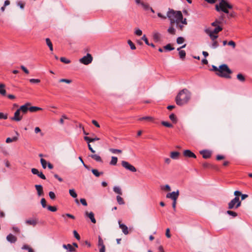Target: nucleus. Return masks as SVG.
I'll return each mask as SVG.
<instances>
[{"label": "nucleus", "instance_id": "obj_18", "mask_svg": "<svg viewBox=\"0 0 252 252\" xmlns=\"http://www.w3.org/2000/svg\"><path fill=\"white\" fill-rule=\"evenodd\" d=\"M85 215L91 220V221L93 223H96V220L94 217V214L92 212H91L90 213H88V212H86Z\"/></svg>", "mask_w": 252, "mask_h": 252}, {"label": "nucleus", "instance_id": "obj_33", "mask_svg": "<svg viewBox=\"0 0 252 252\" xmlns=\"http://www.w3.org/2000/svg\"><path fill=\"white\" fill-rule=\"evenodd\" d=\"M169 119L171 121H172L174 123H176L177 120L176 115L174 114H171L169 115Z\"/></svg>", "mask_w": 252, "mask_h": 252}, {"label": "nucleus", "instance_id": "obj_7", "mask_svg": "<svg viewBox=\"0 0 252 252\" xmlns=\"http://www.w3.org/2000/svg\"><path fill=\"white\" fill-rule=\"evenodd\" d=\"M122 165L126 169L132 172H135L136 171V168L127 161L124 160L122 161Z\"/></svg>", "mask_w": 252, "mask_h": 252}, {"label": "nucleus", "instance_id": "obj_53", "mask_svg": "<svg viewBox=\"0 0 252 252\" xmlns=\"http://www.w3.org/2000/svg\"><path fill=\"white\" fill-rule=\"evenodd\" d=\"M49 196L50 198L52 200L55 199L56 198V195L53 191H50L49 192Z\"/></svg>", "mask_w": 252, "mask_h": 252}, {"label": "nucleus", "instance_id": "obj_20", "mask_svg": "<svg viewBox=\"0 0 252 252\" xmlns=\"http://www.w3.org/2000/svg\"><path fill=\"white\" fill-rule=\"evenodd\" d=\"M63 247L64 249H66L70 252H73L75 251V249H74V248H73V246L69 244L67 245L63 244Z\"/></svg>", "mask_w": 252, "mask_h": 252}, {"label": "nucleus", "instance_id": "obj_64", "mask_svg": "<svg viewBox=\"0 0 252 252\" xmlns=\"http://www.w3.org/2000/svg\"><path fill=\"white\" fill-rule=\"evenodd\" d=\"M21 68L24 71V72L25 73H26V74L29 73V70L24 65H21Z\"/></svg>", "mask_w": 252, "mask_h": 252}, {"label": "nucleus", "instance_id": "obj_17", "mask_svg": "<svg viewBox=\"0 0 252 252\" xmlns=\"http://www.w3.org/2000/svg\"><path fill=\"white\" fill-rule=\"evenodd\" d=\"M35 188L37 192V194L39 196H42L43 195V187L40 185H35Z\"/></svg>", "mask_w": 252, "mask_h": 252}, {"label": "nucleus", "instance_id": "obj_62", "mask_svg": "<svg viewBox=\"0 0 252 252\" xmlns=\"http://www.w3.org/2000/svg\"><path fill=\"white\" fill-rule=\"evenodd\" d=\"M228 45L232 46L233 48H234L236 46L235 43L232 40L229 41L228 42Z\"/></svg>", "mask_w": 252, "mask_h": 252}, {"label": "nucleus", "instance_id": "obj_6", "mask_svg": "<svg viewBox=\"0 0 252 252\" xmlns=\"http://www.w3.org/2000/svg\"><path fill=\"white\" fill-rule=\"evenodd\" d=\"M93 61V57L90 54L88 53L86 56H84L83 58L79 60V62L85 65H88L92 63Z\"/></svg>", "mask_w": 252, "mask_h": 252}, {"label": "nucleus", "instance_id": "obj_1", "mask_svg": "<svg viewBox=\"0 0 252 252\" xmlns=\"http://www.w3.org/2000/svg\"><path fill=\"white\" fill-rule=\"evenodd\" d=\"M191 94L187 89H184L179 92L175 101L178 105L182 106L187 104L191 98Z\"/></svg>", "mask_w": 252, "mask_h": 252}, {"label": "nucleus", "instance_id": "obj_51", "mask_svg": "<svg viewBox=\"0 0 252 252\" xmlns=\"http://www.w3.org/2000/svg\"><path fill=\"white\" fill-rule=\"evenodd\" d=\"M110 151L113 154H116V153H121L122 151L121 150L116 149H110Z\"/></svg>", "mask_w": 252, "mask_h": 252}, {"label": "nucleus", "instance_id": "obj_26", "mask_svg": "<svg viewBox=\"0 0 252 252\" xmlns=\"http://www.w3.org/2000/svg\"><path fill=\"white\" fill-rule=\"evenodd\" d=\"M180 153L178 152H172L170 154V157L172 159H178Z\"/></svg>", "mask_w": 252, "mask_h": 252}, {"label": "nucleus", "instance_id": "obj_31", "mask_svg": "<svg viewBox=\"0 0 252 252\" xmlns=\"http://www.w3.org/2000/svg\"><path fill=\"white\" fill-rule=\"evenodd\" d=\"M118 158L116 157H112L111 160L110 162V164L111 165H116L117 164Z\"/></svg>", "mask_w": 252, "mask_h": 252}, {"label": "nucleus", "instance_id": "obj_36", "mask_svg": "<svg viewBox=\"0 0 252 252\" xmlns=\"http://www.w3.org/2000/svg\"><path fill=\"white\" fill-rule=\"evenodd\" d=\"M179 51L180 58L181 59H184L185 58V57L186 55V52L184 50H180V51Z\"/></svg>", "mask_w": 252, "mask_h": 252}, {"label": "nucleus", "instance_id": "obj_49", "mask_svg": "<svg viewBox=\"0 0 252 252\" xmlns=\"http://www.w3.org/2000/svg\"><path fill=\"white\" fill-rule=\"evenodd\" d=\"M60 61L63 63H70V61L66 59L64 57H61L60 58Z\"/></svg>", "mask_w": 252, "mask_h": 252}, {"label": "nucleus", "instance_id": "obj_35", "mask_svg": "<svg viewBox=\"0 0 252 252\" xmlns=\"http://www.w3.org/2000/svg\"><path fill=\"white\" fill-rule=\"evenodd\" d=\"M116 198H117V201L118 203L120 205H123L125 204V201H124V199L120 195L117 196Z\"/></svg>", "mask_w": 252, "mask_h": 252}, {"label": "nucleus", "instance_id": "obj_45", "mask_svg": "<svg viewBox=\"0 0 252 252\" xmlns=\"http://www.w3.org/2000/svg\"><path fill=\"white\" fill-rule=\"evenodd\" d=\"M226 213L230 216H233V217H236L238 215L237 213L231 210L227 211Z\"/></svg>", "mask_w": 252, "mask_h": 252}, {"label": "nucleus", "instance_id": "obj_59", "mask_svg": "<svg viewBox=\"0 0 252 252\" xmlns=\"http://www.w3.org/2000/svg\"><path fill=\"white\" fill-rule=\"evenodd\" d=\"M135 34L138 36H141L142 34V31L139 29H136Z\"/></svg>", "mask_w": 252, "mask_h": 252}, {"label": "nucleus", "instance_id": "obj_12", "mask_svg": "<svg viewBox=\"0 0 252 252\" xmlns=\"http://www.w3.org/2000/svg\"><path fill=\"white\" fill-rule=\"evenodd\" d=\"M31 105L30 103H26L25 104L22 105L20 106V107L18 109L20 112H22L23 114H26L28 112V110H29V107Z\"/></svg>", "mask_w": 252, "mask_h": 252}, {"label": "nucleus", "instance_id": "obj_24", "mask_svg": "<svg viewBox=\"0 0 252 252\" xmlns=\"http://www.w3.org/2000/svg\"><path fill=\"white\" fill-rule=\"evenodd\" d=\"M46 43L47 46L49 47V49L50 51H53V47L52 42L51 41L50 39L49 38H47L45 39Z\"/></svg>", "mask_w": 252, "mask_h": 252}, {"label": "nucleus", "instance_id": "obj_25", "mask_svg": "<svg viewBox=\"0 0 252 252\" xmlns=\"http://www.w3.org/2000/svg\"><path fill=\"white\" fill-rule=\"evenodd\" d=\"M153 38L157 42L159 41L160 39V34L158 32H155L153 33Z\"/></svg>", "mask_w": 252, "mask_h": 252}, {"label": "nucleus", "instance_id": "obj_13", "mask_svg": "<svg viewBox=\"0 0 252 252\" xmlns=\"http://www.w3.org/2000/svg\"><path fill=\"white\" fill-rule=\"evenodd\" d=\"M20 111L18 109L14 113V116L12 120L17 122L21 121L22 119V115H20Z\"/></svg>", "mask_w": 252, "mask_h": 252}, {"label": "nucleus", "instance_id": "obj_15", "mask_svg": "<svg viewBox=\"0 0 252 252\" xmlns=\"http://www.w3.org/2000/svg\"><path fill=\"white\" fill-rule=\"evenodd\" d=\"M200 153L202 155V157L205 159L210 158L212 154L211 151L206 150L200 151Z\"/></svg>", "mask_w": 252, "mask_h": 252}, {"label": "nucleus", "instance_id": "obj_34", "mask_svg": "<svg viewBox=\"0 0 252 252\" xmlns=\"http://www.w3.org/2000/svg\"><path fill=\"white\" fill-rule=\"evenodd\" d=\"M69 193L70 196L73 198H76L77 196V194L74 189H70L69 190Z\"/></svg>", "mask_w": 252, "mask_h": 252}, {"label": "nucleus", "instance_id": "obj_41", "mask_svg": "<svg viewBox=\"0 0 252 252\" xmlns=\"http://www.w3.org/2000/svg\"><path fill=\"white\" fill-rule=\"evenodd\" d=\"M141 6L143 7L144 10H148L150 8V6L148 3H144L143 2H142L141 3Z\"/></svg>", "mask_w": 252, "mask_h": 252}, {"label": "nucleus", "instance_id": "obj_55", "mask_svg": "<svg viewBox=\"0 0 252 252\" xmlns=\"http://www.w3.org/2000/svg\"><path fill=\"white\" fill-rule=\"evenodd\" d=\"M59 82H63V83H67V84H69V83H70L72 82V81L71 80H69V79H61L59 80Z\"/></svg>", "mask_w": 252, "mask_h": 252}, {"label": "nucleus", "instance_id": "obj_61", "mask_svg": "<svg viewBox=\"0 0 252 252\" xmlns=\"http://www.w3.org/2000/svg\"><path fill=\"white\" fill-rule=\"evenodd\" d=\"M141 39L144 40L145 42V43L147 45H150V43L148 41V38L146 37V35H144L141 38Z\"/></svg>", "mask_w": 252, "mask_h": 252}, {"label": "nucleus", "instance_id": "obj_11", "mask_svg": "<svg viewBox=\"0 0 252 252\" xmlns=\"http://www.w3.org/2000/svg\"><path fill=\"white\" fill-rule=\"evenodd\" d=\"M205 32L210 36L212 41L216 40V39L218 37V35L211 32V30L209 29H205Z\"/></svg>", "mask_w": 252, "mask_h": 252}, {"label": "nucleus", "instance_id": "obj_27", "mask_svg": "<svg viewBox=\"0 0 252 252\" xmlns=\"http://www.w3.org/2000/svg\"><path fill=\"white\" fill-rule=\"evenodd\" d=\"M222 30V28L220 26H218L213 30H211V32H213V33L217 34L220 32Z\"/></svg>", "mask_w": 252, "mask_h": 252}, {"label": "nucleus", "instance_id": "obj_9", "mask_svg": "<svg viewBox=\"0 0 252 252\" xmlns=\"http://www.w3.org/2000/svg\"><path fill=\"white\" fill-rule=\"evenodd\" d=\"M31 171L33 174L37 175L41 179L43 180L46 179L45 176L42 173V172H39L38 169L36 168H32Z\"/></svg>", "mask_w": 252, "mask_h": 252}, {"label": "nucleus", "instance_id": "obj_38", "mask_svg": "<svg viewBox=\"0 0 252 252\" xmlns=\"http://www.w3.org/2000/svg\"><path fill=\"white\" fill-rule=\"evenodd\" d=\"M40 162L43 168L45 169L47 167V164H48V163L47 162L46 160L41 158L40 159Z\"/></svg>", "mask_w": 252, "mask_h": 252}, {"label": "nucleus", "instance_id": "obj_42", "mask_svg": "<svg viewBox=\"0 0 252 252\" xmlns=\"http://www.w3.org/2000/svg\"><path fill=\"white\" fill-rule=\"evenodd\" d=\"M127 43L129 45L131 50H135L136 49L135 45L130 40H128L127 41Z\"/></svg>", "mask_w": 252, "mask_h": 252}, {"label": "nucleus", "instance_id": "obj_19", "mask_svg": "<svg viewBox=\"0 0 252 252\" xmlns=\"http://www.w3.org/2000/svg\"><path fill=\"white\" fill-rule=\"evenodd\" d=\"M6 239L8 242L11 243H15L17 240L16 237L11 234H9L7 236Z\"/></svg>", "mask_w": 252, "mask_h": 252}, {"label": "nucleus", "instance_id": "obj_50", "mask_svg": "<svg viewBox=\"0 0 252 252\" xmlns=\"http://www.w3.org/2000/svg\"><path fill=\"white\" fill-rule=\"evenodd\" d=\"M103 245H104L103 244V240L102 239L101 237L100 236H99L98 240V246L99 247H101Z\"/></svg>", "mask_w": 252, "mask_h": 252}, {"label": "nucleus", "instance_id": "obj_57", "mask_svg": "<svg viewBox=\"0 0 252 252\" xmlns=\"http://www.w3.org/2000/svg\"><path fill=\"white\" fill-rule=\"evenodd\" d=\"M41 204L43 208L46 207V201L45 198H43L41 199Z\"/></svg>", "mask_w": 252, "mask_h": 252}, {"label": "nucleus", "instance_id": "obj_2", "mask_svg": "<svg viewBox=\"0 0 252 252\" xmlns=\"http://www.w3.org/2000/svg\"><path fill=\"white\" fill-rule=\"evenodd\" d=\"M233 8L232 5L229 3L225 0H220L219 3V5H216V9L217 11H222L224 13L227 14V17L228 18H231L235 16L236 13L234 11L229 12L227 8L232 9Z\"/></svg>", "mask_w": 252, "mask_h": 252}, {"label": "nucleus", "instance_id": "obj_56", "mask_svg": "<svg viewBox=\"0 0 252 252\" xmlns=\"http://www.w3.org/2000/svg\"><path fill=\"white\" fill-rule=\"evenodd\" d=\"M84 138V140L88 143V144H90L91 142H93L92 138H90L88 136H85Z\"/></svg>", "mask_w": 252, "mask_h": 252}, {"label": "nucleus", "instance_id": "obj_60", "mask_svg": "<svg viewBox=\"0 0 252 252\" xmlns=\"http://www.w3.org/2000/svg\"><path fill=\"white\" fill-rule=\"evenodd\" d=\"M74 236L77 239L79 240L80 239V237L78 232L76 230H74L73 232Z\"/></svg>", "mask_w": 252, "mask_h": 252}, {"label": "nucleus", "instance_id": "obj_40", "mask_svg": "<svg viewBox=\"0 0 252 252\" xmlns=\"http://www.w3.org/2000/svg\"><path fill=\"white\" fill-rule=\"evenodd\" d=\"M237 78L241 82H244L245 81V77L241 73L237 74Z\"/></svg>", "mask_w": 252, "mask_h": 252}, {"label": "nucleus", "instance_id": "obj_29", "mask_svg": "<svg viewBox=\"0 0 252 252\" xmlns=\"http://www.w3.org/2000/svg\"><path fill=\"white\" fill-rule=\"evenodd\" d=\"M5 85L3 84H0V94L2 95L6 94V91L4 89Z\"/></svg>", "mask_w": 252, "mask_h": 252}, {"label": "nucleus", "instance_id": "obj_3", "mask_svg": "<svg viewBox=\"0 0 252 252\" xmlns=\"http://www.w3.org/2000/svg\"><path fill=\"white\" fill-rule=\"evenodd\" d=\"M167 17L170 20V25H173L175 23L178 24L180 21L183 19V15L180 11H175L169 8L167 13Z\"/></svg>", "mask_w": 252, "mask_h": 252}, {"label": "nucleus", "instance_id": "obj_63", "mask_svg": "<svg viewBox=\"0 0 252 252\" xmlns=\"http://www.w3.org/2000/svg\"><path fill=\"white\" fill-rule=\"evenodd\" d=\"M80 202L81 203V204L84 205V206H87V203L86 202V200H85V199L84 198H81L80 200Z\"/></svg>", "mask_w": 252, "mask_h": 252}, {"label": "nucleus", "instance_id": "obj_8", "mask_svg": "<svg viewBox=\"0 0 252 252\" xmlns=\"http://www.w3.org/2000/svg\"><path fill=\"white\" fill-rule=\"evenodd\" d=\"M179 195V191L177 190L176 191H173L170 193H168L166 194V198H171L173 200H177Z\"/></svg>", "mask_w": 252, "mask_h": 252}, {"label": "nucleus", "instance_id": "obj_16", "mask_svg": "<svg viewBox=\"0 0 252 252\" xmlns=\"http://www.w3.org/2000/svg\"><path fill=\"white\" fill-rule=\"evenodd\" d=\"M26 224L30 225H32L33 226H35L37 223V219H32L27 220L25 221Z\"/></svg>", "mask_w": 252, "mask_h": 252}, {"label": "nucleus", "instance_id": "obj_14", "mask_svg": "<svg viewBox=\"0 0 252 252\" xmlns=\"http://www.w3.org/2000/svg\"><path fill=\"white\" fill-rule=\"evenodd\" d=\"M118 223L119 224V227L122 229L124 234L125 235H127L129 232L127 226L123 223H121V220H119Z\"/></svg>", "mask_w": 252, "mask_h": 252}, {"label": "nucleus", "instance_id": "obj_10", "mask_svg": "<svg viewBox=\"0 0 252 252\" xmlns=\"http://www.w3.org/2000/svg\"><path fill=\"white\" fill-rule=\"evenodd\" d=\"M183 155L185 157L187 158H196V155L189 150H185L183 152Z\"/></svg>", "mask_w": 252, "mask_h": 252}, {"label": "nucleus", "instance_id": "obj_5", "mask_svg": "<svg viewBox=\"0 0 252 252\" xmlns=\"http://www.w3.org/2000/svg\"><path fill=\"white\" fill-rule=\"evenodd\" d=\"M241 205V201L239 197H235L228 204V208L229 209H236Z\"/></svg>", "mask_w": 252, "mask_h": 252}, {"label": "nucleus", "instance_id": "obj_32", "mask_svg": "<svg viewBox=\"0 0 252 252\" xmlns=\"http://www.w3.org/2000/svg\"><path fill=\"white\" fill-rule=\"evenodd\" d=\"M113 190L115 192H116L120 195L122 194V191L121 190V188L119 187L115 186L113 188Z\"/></svg>", "mask_w": 252, "mask_h": 252}, {"label": "nucleus", "instance_id": "obj_22", "mask_svg": "<svg viewBox=\"0 0 252 252\" xmlns=\"http://www.w3.org/2000/svg\"><path fill=\"white\" fill-rule=\"evenodd\" d=\"M90 157L97 162H102L101 157L98 155H91Z\"/></svg>", "mask_w": 252, "mask_h": 252}, {"label": "nucleus", "instance_id": "obj_47", "mask_svg": "<svg viewBox=\"0 0 252 252\" xmlns=\"http://www.w3.org/2000/svg\"><path fill=\"white\" fill-rule=\"evenodd\" d=\"M185 41V39L183 37H179L177 38V43L178 44H182Z\"/></svg>", "mask_w": 252, "mask_h": 252}, {"label": "nucleus", "instance_id": "obj_30", "mask_svg": "<svg viewBox=\"0 0 252 252\" xmlns=\"http://www.w3.org/2000/svg\"><path fill=\"white\" fill-rule=\"evenodd\" d=\"M92 172L93 173V174L96 177H99L100 175L103 174L102 172H99L97 169H93L92 170Z\"/></svg>", "mask_w": 252, "mask_h": 252}, {"label": "nucleus", "instance_id": "obj_39", "mask_svg": "<svg viewBox=\"0 0 252 252\" xmlns=\"http://www.w3.org/2000/svg\"><path fill=\"white\" fill-rule=\"evenodd\" d=\"M22 249L23 250H27L28 251V252H34L32 248H30L28 245H24L22 247Z\"/></svg>", "mask_w": 252, "mask_h": 252}, {"label": "nucleus", "instance_id": "obj_21", "mask_svg": "<svg viewBox=\"0 0 252 252\" xmlns=\"http://www.w3.org/2000/svg\"><path fill=\"white\" fill-rule=\"evenodd\" d=\"M138 120L140 121L146 120L149 122H153L154 120V118L151 116H145L139 118Z\"/></svg>", "mask_w": 252, "mask_h": 252}, {"label": "nucleus", "instance_id": "obj_48", "mask_svg": "<svg viewBox=\"0 0 252 252\" xmlns=\"http://www.w3.org/2000/svg\"><path fill=\"white\" fill-rule=\"evenodd\" d=\"M213 43L211 45V47L213 49L217 48L219 46V43L217 40L212 41Z\"/></svg>", "mask_w": 252, "mask_h": 252}, {"label": "nucleus", "instance_id": "obj_37", "mask_svg": "<svg viewBox=\"0 0 252 252\" xmlns=\"http://www.w3.org/2000/svg\"><path fill=\"white\" fill-rule=\"evenodd\" d=\"M17 139H18V138L16 136L13 137L12 138H10V137H8L6 139V142L7 143H10V142H12L13 141H16L17 140Z\"/></svg>", "mask_w": 252, "mask_h": 252}, {"label": "nucleus", "instance_id": "obj_43", "mask_svg": "<svg viewBox=\"0 0 252 252\" xmlns=\"http://www.w3.org/2000/svg\"><path fill=\"white\" fill-rule=\"evenodd\" d=\"M164 49L166 50L172 51L174 49V48L172 47L170 44H168L164 46Z\"/></svg>", "mask_w": 252, "mask_h": 252}, {"label": "nucleus", "instance_id": "obj_4", "mask_svg": "<svg viewBox=\"0 0 252 252\" xmlns=\"http://www.w3.org/2000/svg\"><path fill=\"white\" fill-rule=\"evenodd\" d=\"M219 72H216V74L220 77L225 78H230V74L232 73V71L229 69L227 65L223 64L220 65L219 67Z\"/></svg>", "mask_w": 252, "mask_h": 252}, {"label": "nucleus", "instance_id": "obj_52", "mask_svg": "<svg viewBox=\"0 0 252 252\" xmlns=\"http://www.w3.org/2000/svg\"><path fill=\"white\" fill-rule=\"evenodd\" d=\"M47 209L51 212H55L57 210L56 207L50 205L47 207Z\"/></svg>", "mask_w": 252, "mask_h": 252}, {"label": "nucleus", "instance_id": "obj_54", "mask_svg": "<svg viewBox=\"0 0 252 252\" xmlns=\"http://www.w3.org/2000/svg\"><path fill=\"white\" fill-rule=\"evenodd\" d=\"M29 81L31 83H39L40 82V80L38 79H30Z\"/></svg>", "mask_w": 252, "mask_h": 252}, {"label": "nucleus", "instance_id": "obj_58", "mask_svg": "<svg viewBox=\"0 0 252 252\" xmlns=\"http://www.w3.org/2000/svg\"><path fill=\"white\" fill-rule=\"evenodd\" d=\"M7 119V115L4 114L2 112H0V119L6 120Z\"/></svg>", "mask_w": 252, "mask_h": 252}, {"label": "nucleus", "instance_id": "obj_46", "mask_svg": "<svg viewBox=\"0 0 252 252\" xmlns=\"http://www.w3.org/2000/svg\"><path fill=\"white\" fill-rule=\"evenodd\" d=\"M221 22L220 20L216 19L215 22L211 24V25L214 27H217L219 24H220Z\"/></svg>", "mask_w": 252, "mask_h": 252}, {"label": "nucleus", "instance_id": "obj_44", "mask_svg": "<svg viewBox=\"0 0 252 252\" xmlns=\"http://www.w3.org/2000/svg\"><path fill=\"white\" fill-rule=\"evenodd\" d=\"M161 124L163 126L168 127H173V125L167 122L162 121L161 122Z\"/></svg>", "mask_w": 252, "mask_h": 252}, {"label": "nucleus", "instance_id": "obj_28", "mask_svg": "<svg viewBox=\"0 0 252 252\" xmlns=\"http://www.w3.org/2000/svg\"><path fill=\"white\" fill-rule=\"evenodd\" d=\"M42 110V108L37 106H31L29 107V111L31 112H34Z\"/></svg>", "mask_w": 252, "mask_h": 252}, {"label": "nucleus", "instance_id": "obj_23", "mask_svg": "<svg viewBox=\"0 0 252 252\" xmlns=\"http://www.w3.org/2000/svg\"><path fill=\"white\" fill-rule=\"evenodd\" d=\"M167 32L169 33L172 34V35H174L176 34V30L173 27V25H170V26L169 27V28L167 30Z\"/></svg>", "mask_w": 252, "mask_h": 252}]
</instances>
